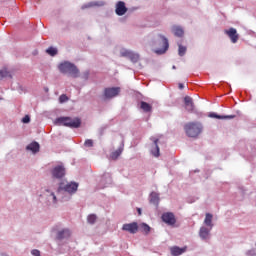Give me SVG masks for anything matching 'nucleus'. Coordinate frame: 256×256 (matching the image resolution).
Segmentation results:
<instances>
[{
	"label": "nucleus",
	"mask_w": 256,
	"mask_h": 256,
	"mask_svg": "<svg viewBox=\"0 0 256 256\" xmlns=\"http://www.w3.org/2000/svg\"><path fill=\"white\" fill-rule=\"evenodd\" d=\"M29 121H31V118L29 117V115H26V116L22 119V123H29Z\"/></svg>",
	"instance_id": "36"
},
{
	"label": "nucleus",
	"mask_w": 256,
	"mask_h": 256,
	"mask_svg": "<svg viewBox=\"0 0 256 256\" xmlns=\"http://www.w3.org/2000/svg\"><path fill=\"white\" fill-rule=\"evenodd\" d=\"M79 187V184L76 182H70L63 186V184L60 185L58 189V193H61L62 191H66V193H75Z\"/></svg>",
	"instance_id": "4"
},
{
	"label": "nucleus",
	"mask_w": 256,
	"mask_h": 256,
	"mask_svg": "<svg viewBox=\"0 0 256 256\" xmlns=\"http://www.w3.org/2000/svg\"><path fill=\"white\" fill-rule=\"evenodd\" d=\"M121 153H123V148H118L116 151L111 153L110 159L116 161V159H119V157L121 156Z\"/></svg>",
	"instance_id": "20"
},
{
	"label": "nucleus",
	"mask_w": 256,
	"mask_h": 256,
	"mask_svg": "<svg viewBox=\"0 0 256 256\" xmlns=\"http://www.w3.org/2000/svg\"><path fill=\"white\" fill-rule=\"evenodd\" d=\"M103 5H105V2L100 1V2H91L89 4V7H103Z\"/></svg>",
	"instance_id": "29"
},
{
	"label": "nucleus",
	"mask_w": 256,
	"mask_h": 256,
	"mask_svg": "<svg viewBox=\"0 0 256 256\" xmlns=\"http://www.w3.org/2000/svg\"><path fill=\"white\" fill-rule=\"evenodd\" d=\"M150 141L153 142V146L151 149V153L154 157H159V138L152 136L150 137Z\"/></svg>",
	"instance_id": "13"
},
{
	"label": "nucleus",
	"mask_w": 256,
	"mask_h": 256,
	"mask_svg": "<svg viewBox=\"0 0 256 256\" xmlns=\"http://www.w3.org/2000/svg\"><path fill=\"white\" fill-rule=\"evenodd\" d=\"M138 215H141V208H137Z\"/></svg>",
	"instance_id": "39"
},
{
	"label": "nucleus",
	"mask_w": 256,
	"mask_h": 256,
	"mask_svg": "<svg viewBox=\"0 0 256 256\" xmlns=\"http://www.w3.org/2000/svg\"><path fill=\"white\" fill-rule=\"evenodd\" d=\"M162 221L166 223V225H170V226H173L177 223L175 214H173L172 212H166L162 214Z\"/></svg>",
	"instance_id": "7"
},
{
	"label": "nucleus",
	"mask_w": 256,
	"mask_h": 256,
	"mask_svg": "<svg viewBox=\"0 0 256 256\" xmlns=\"http://www.w3.org/2000/svg\"><path fill=\"white\" fill-rule=\"evenodd\" d=\"M150 203H153L154 205H159V194L156 192H152L150 195Z\"/></svg>",
	"instance_id": "23"
},
{
	"label": "nucleus",
	"mask_w": 256,
	"mask_h": 256,
	"mask_svg": "<svg viewBox=\"0 0 256 256\" xmlns=\"http://www.w3.org/2000/svg\"><path fill=\"white\" fill-rule=\"evenodd\" d=\"M172 32L174 33L175 37H183V35H185V31H183L181 26H173Z\"/></svg>",
	"instance_id": "15"
},
{
	"label": "nucleus",
	"mask_w": 256,
	"mask_h": 256,
	"mask_svg": "<svg viewBox=\"0 0 256 256\" xmlns=\"http://www.w3.org/2000/svg\"><path fill=\"white\" fill-rule=\"evenodd\" d=\"M58 123L70 129H79V127H81V119L79 118L60 117L58 118Z\"/></svg>",
	"instance_id": "3"
},
{
	"label": "nucleus",
	"mask_w": 256,
	"mask_h": 256,
	"mask_svg": "<svg viewBox=\"0 0 256 256\" xmlns=\"http://www.w3.org/2000/svg\"><path fill=\"white\" fill-rule=\"evenodd\" d=\"M184 105L188 113H193V111H195V103H193V98H191V96H186L184 98Z\"/></svg>",
	"instance_id": "12"
},
{
	"label": "nucleus",
	"mask_w": 256,
	"mask_h": 256,
	"mask_svg": "<svg viewBox=\"0 0 256 256\" xmlns=\"http://www.w3.org/2000/svg\"><path fill=\"white\" fill-rule=\"evenodd\" d=\"M128 59H130L133 63H137V61H139V54L130 52V56H128Z\"/></svg>",
	"instance_id": "27"
},
{
	"label": "nucleus",
	"mask_w": 256,
	"mask_h": 256,
	"mask_svg": "<svg viewBox=\"0 0 256 256\" xmlns=\"http://www.w3.org/2000/svg\"><path fill=\"white\" fill-rule=\"evenodd\" d=\"M186 53H187V47H185L181 44H178V55L180 57H183Z\"/></svg>",
	"instance_id": "25"
},
{
	"label": "nucleus",
	"mask_w": 256,
	"mask_h": 256,
	"mask_svg": "<svg viewBox=\"0 0 256 256\" xmlns=\"http://www.w3.org/2000/svg\"><path fill=\"white\" fill-rule=\"evenodd\" d=\"M48 201H52V203H57V196H55V193H50Z\"/></svg>",
	"instance_id": "32"
},
{
	"label": "nucleus",
	"mask_w": 256,
	"mask_h": 256,
	"mask_svg": "<svg viewBox=\"0 0 256 256\" xmlns=\"http://www.w3.org/2000/svg\"><path fill=\"white\" fill-rule=\"evenodd\" d=\"M140 108L143 109V111L145 113H151V111H153V106H151V104L145 102V101H142L140 103Z\"/></svg>",
	"instance_id": "18"
},
{
	"label": "nucleus",
	"mask_w": 256,
	"mask_h": 256,
	"mask_svg": "<svg viewBox=\"0 0 256 256\" xmlns=\"http://www.w3.org/2000/svg\"><path fill=\"white\" fill-rule=\"evenodd\" d=\"M52 177H54V179H63V177H65V168L63 166L53 168Z\"/></svg>",
	"instance_id": "9"
},
{
	"label": "nucleus",
	"mask_w": 256,
	"mask_h": 256,
	"mask_svg": "<svg viewBox=\"0 0 256 256\" xmlns=\"http://www.w3.org/2000/svg\"><path fill=\"white\" fill-rule=\"evenodd\" d=\"M59 70L61 73L68 74L71 77H79V69H77V66L73 63L63 62L59 65Z\"/></svg>",
	"instance_id": "2"
},
{
	"label": "nucleus",
	"mask_w": 256,
	"mask_h": 256,
	"mask_svg": "<svg viewBox=\"0 0 256 256\" xmlns=\"http://www.w3.org/2000/svg\"><path fill=\"white\" fill-rule=\"evenodd\" d=\"M199 235L201 239H209V229H207L206 227H201Z\"/></svg>",
	"instance_id": "22"
},
{
	"label": "nucleus",
	"mask_w": 256,
	"mask_h": 256,
	"mask_svg": "<svg viewBox=\"0 0 256 256\" xmlns=\"http://www.w3.org/2000/svg\"><path fill=\"white\" fill-rule=\"evenodd\" d=\"M185 251H187V246H185L183 248H179V246H174V247L170 248V253L173 256L183 255V253H185Z\"/></svg>",
	"instance_id": "14"
},
{
	"label": "nucleus",
	"mask_w": 256,
	"mask_h": 256,
	"mask_svg": "<svg viewBox=\"0 0 256 256\" xmlns=\"http://www.w3.org/2000/svg\"><path fill=\"white\" fill-rule=\"evenodd\" d=\"M31 253L34 256H41V252L39 250H37V249L32 250Z\"/></svg>",
	"instance_id": "35"
},
{
	"label": "nucleus",
	"mask_w": 256,
	"mask_h": 256,
	"mask_svg": "<svg viewBox=\"0 0 256 256\" xmlns=\"http://www.w3.org/2000/svg\"><path fill=\"white\" fill-rule=\"evenodd\" d=\"M26 149L28 151H32V153H39L40 146L37 142H32L26 147Z\"/></svg>",
	"instance_id": "17"
},
{
	"label": "nucleus",
	"mask_w": 256,
	"mask_h": 256,
	"mask_svg": "<svg viewBox=\"0 0 256 256\" xmlns=\"http://www.w3.org/2000/svg\"><path fill=\"white\" fill-rule=\"evenodd\" d=\"M84 145H85V147H93V140L87 139V140L84 142Z\"/></svg>",
	"instance_id": "34"
},
{
	"label": "nucleus",
	"mask_w": 256,
	"mask_h": 256,
	"mask_svg": "<svg viewBox=\"0 0 256 256\" xmlns=\"http://www.w3.org/2000/svg\"><path fill=\"white\" fill-rule=\"evenodd\" d=\"M121 93L120 87H112L104 89V97L105 99H113V97H117Z\"/></svg>",
	"instance_id": "5"
},
{
	"label": "nucleus",
	"mask_w": 256,
	"mask_h": 256,
	"mask_svg": "<svg viewBox=\"0 0 256 256\" xmlns=\"http://www.w3.org/2000/svg\"><path fill=\"white\" fill-rule=\"evenodd\" d=\"M131 55V51L129 50H122L121 51V57H128Z\"/></svg>",
	"instance_id": "33"
},
{
	"label": "nucleus",
	"mask_w": 256,
	"mask_h": 256,
	"mask_svg": "<svg viewBox=\"0 0 256 256\" xmlns=\"http://www.w3.org/2000/svg\"><path fill=\"white\" fill-rule=\"evenodd\" d=\"M0 77H11V74L9 73V71H7V69H2L0 70Z\"/></svg>",
	"instance_id": "30"
},
{
	"label": "nucleus",
	"mask_w": 256,
	"mask_h": 256,
	"mask_svg": "<svg viewBox=\"0 0 256 256\" xmlns=\"http://www.w3.org/2000/svg\"><path fill=\"white\" fill-rule=\"evenodd\" d=\"M122 231H127L128 233L135 235V233H137V231H139V225L137 224V222L124 224L122 226Z\"/></svg>",
	"instance_id": "8"
},
{
	"label": "nucleus",
	"mask_w": 256,
	"mask_h": 256,
	"mask_svg": "<svg viewBox=\"0 0 256 256\" xmlns=\"http://www.w3.org/2000/svg\"><path fill=\"white\" fill-rule=\"evenodd\" d=\"M115 13L119 17H123V15H125V13H127V6H125V2H123V1L117 2Z\"/></svg>",
	"instance_id": "11"
},
{
	"label": "nucleus",
	"mask_w": 256,
	"mask_h": 256,
	"mask_svg": "<svg viewBox=\"0 0 256 256\" xmlns=\"http://www.w3.org/2000/svg\"><path fill=\"white\" fill-rule=\"evenodd\" d=\"M209 117H212L214 119H235V115H227V116H221L219 114L211 113Z\"/></svg>",
	"instance_id": "21"
},
{
	"label": "nucleus",
	"mask_w": 256,
	"mask_h": 256,
	"mask_svg": "<svg viewBox=\"0 0 256 256\" xmlns=\"http://www.w3.org/2000/svg\"><path fill=\"white\" fill-rule=\"evenodd\" d=\"M140 229H141L142 233H145L146 235H149V233L151 232V227L145 223H142L140 225Z\"/></svg>",
	"instance_id": "24"
},
{
	"label": "nucleus",
	"mask_w": 256,
	"mask_h": 256,
	"mask_svg": "<svg viewBox=\"0 0 256 256\" xmlns=\"http://www.w3.org/2000/svg\"><path fill=\"white\" fill-rule=\"evenodd\" d=\"M184 131L188 137H199L203 131V125L199 122H190L184 126Z\"/></svg>",
	"instance_id": "1"
},
{
	"label": "nucleus",
	"mask_w": 256,
	"mask_h": 256,
	"mask_svg": "<svg viewBox=\"0 0 256 256\" xmlns=\"http://www.w3.org/2000/svg\"><path fill=\"white\" fill-rule=\"evenodd\" d=\"M158 37L162 43V47L157 49L156 53L158 55H163V53H167V50L169 49V40H167V38L161 34Z\"/></svg>",
	"instance_id": "6"
},
{
	"label": "nucleus",
	"mask_w": 256,
	"mask_h": 256,
	"mask_svg": "<svg viewBox=\"0 0 256 256\" xmlns=\"http://www.w3.org/2000/svg\"><path fill=\"white\" fill-rule=\"evenodd\" d=\"M246 255L253 256V255H255V251L254 250H250V251L246 252Z\"/></svg>",
	"instance_id": "37"
},
{
	"label": "nucleus",
	"mask_w": 256,
	"mask_h": 256,
	"mask_svg": "<svg viewBox=\"0 0 256 256\" xmlns=\"http://www.w3.org/2000/svg\"><path fill=\"white\" fill-rule=\"evenodd\" d=\"M87 221L90 225H93L95 221H97V216L95 214H91L88 216Z\"/></svg>",
	"instance_id": "28"
},
{
	"label": "nucleus",
	"mask_w": 256,
	"mask_h": 256,
	"mask_svg": "<svg viewBox=\"0 0 256 256\" xmlns=\"http://www.w3.org/2000/svg\"><path fill=\"white\" fill-rule=\"evenodd\" d=\"M67 101H69V97H67V95L62 94V95L59 97V103H67Z\"/></svg>",
	"instance_id": "31"
},
{
	"label": "nucleus",
	"mask_w": 256,
	"mask_h": 256,
	"mask_svg": "<svg viewBox=\"0 0 256 256\" xmlns=\"http://www.w3.org/2000/svg\"><path fill=\"white\" fill-rule=\"evenodd\" d=\"M67 237H71V231L69 229L58 232L57 239H67Z\"/></svg>",
	"instance_id": "19"
},
{
	"label": "nucleus",
	"mask_w": 256,
	"mask_h": 256,
	"mask_svg": "<svg viewBox=\"0 0 256 256\" xmlns=\"http://www.w3.org/2000/svg\"><path fill=\"white\" fill-rule=\"evenodd\" d=\"M46 53H48V55H50L51 57H55V55H57L58 51H57V48L49 47L46 50Z\"/></svg>",
	"instance_id": "26"
},
{
	"label": "nucleus",
	"mask_w": 256,
	"mask_h": 256,
	"mask_svg": "<svg viewBox=\"0 0 256 256\" xmlns=\"http://www.w3.org/2000/svg\"><path fill=\"white\" fill-rule=\"evenodd\" d=\"M178 88H179V89H185V86L183 85V83H179V84H178Z\"/></svg>",
	"instance_id": "38"
},
{
	"label": "nucleus",
	"mask_w": 256,
	"mask_h": 256,
	"mask_svg": "<svg viewBox=\"0 0 256 256\" xmlns=\"http://www.w3.org/2000/svg\"><path fill=\"white\" fill-rule=\"evenodd\" d=\"M204 224L207 227H210V229L213 228V215L211 213H206L205 219H204Z\"/></svg>",
	"instance_id": "16"
},
{
	"label": "nucleus",
	"mask_w": 256,
	"mask_h": 256,
	"mask_svg": "<svg viewBox=\"0 0 256 256\" xmlns=\"http://www.w3.org/2000/svg\"><path fill=\"white\" fill-rule=\"evenodd\" d=\"M224 33L228 35L232 43H237V41H239V34H237V29L230 28L229 30H225Z\"/></svg>",
	"instance_id": "10"
}]
</instances>
